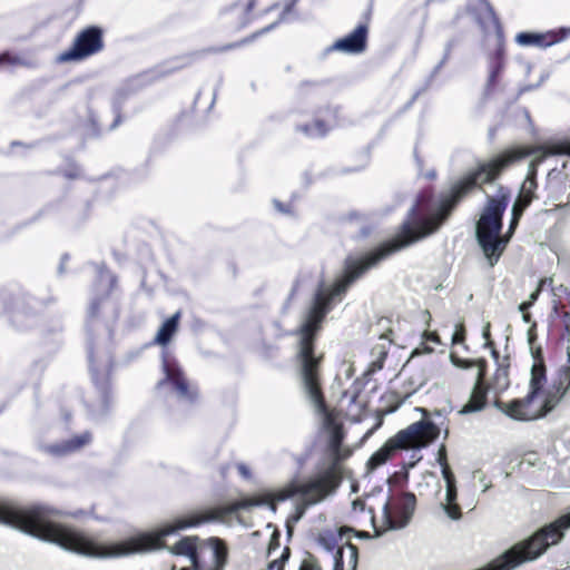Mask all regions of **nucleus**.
Segmentation results:
<instances>
[{"label":"nucleus","mask_w":570,"mask_h":570,"mask_svg":"<svg viewBox=\"0 0 570 570\" xmlns=\"http://www.w3.org/2000/svg\"><path fill=\"white\" fill-rule=\"evenodd\" d=\"M501 68H502V63H501L500 59H498L497 63L492 67V69L490 71L489 80H488L489 86H491L494 82L497 76L501 71Z\"/></svg>","instance_id":"bb28decb"},{"label":"nucleus","mask_w":570,"mask_h":570,"mask_svg":"<svg viewBox=\"0 0 570 570\" xmlns=\"http://www.w3.org/2000/svg\"><path fill=\"white\" fill-rule=\"evenodd\" d=\"M441 474L445 482V497L444 501L441 503V507L444 513L451 520H460L462 517V512L460 507L456 504L458 491L454 473L452 472L450 466H444V469L441 470Z\"/></svg>","instance_id":"4468645a"},{"label":"nucleus","mask_w":570,"mask_h":570,"mask_svg":"<svg viewBox=\"0 0 570 570\" xmlns=\"http://www.w3.org/2000/svg\"><path fill=\"white\" fill-rule=\"evenodd\" d=\"M530 308V305L525 302H522L519 306H518V311L520 313H527V311Z\"/></svg>","instance_id":"2f4dec72"},{"label":"nucleus","mask_w":570,"mask_h":570,"mask_svg":"<svg viewBox=\"0 0 570 570\" xmlns=\"http://www.w3.org/2000/svg\"><path fill=\"white\" fill-rule=\"evenodd\" d=\"M163 367L165 372V379L158 383V386H161L166 382H170L181 399L193 400L196 396L195 392L189 391L188 384L183 376L181 371L179 368L169 367L166 362L165 354L163 355Z\"/></svg>","instance_id":"f3484780"},{"label":"nucleus","mask_w":570,"mask_h":570,"mask_svg":"<svg viewBox=\"0 0 570 570\" xmlns=\"http://www.w3.org/2000/svg\"><path fill=\"white\" fill-rule=\"evenodd\" d=\"M120 121H121L120 115H117L114 124L111 125V129L116 128Z\"/></svg>","instance_id":"c9c22d12"},{"label":"nucleus","mask_w":570,"mask_h":570,"mask_svg":"<svg viewBox=\"0 0 570 570\" xmlns=\"http://www.w3.org/2000/svg\"><path fill=\"white\" fill-rule=\"evenodd\" d=\"M559 155L570 156V140L552 141L533 148L510 150L489 163L482 164L475 171L470 173L452 187L451 199L444 202L435 215L416 224H412L411 219L415 216L417 210V204H414L409 209V217L402 223L401 230L395 238L368 253V264L366 267L375 266L390 254L410 246L434 233L448 217L455 203L465 193L472 189L478 183L492 181L509 164L528 156H533L528 167L527 177L532 176L535 178L537 168L542 160L549 156Z\"/></svg>","instance_id":"f03ea898"},{"label":"nucleus","mask_w":570,"mask_h":570,"mask_svg":"<svg viewBox=\"0 0 570 570\" xmlns=\"http://www.w3.org/2000/svg\"><path fill=\"white\" fill-rule=\"evenodd\" d=\"M168 551L174 556L186 557L189 566L196 570H223L227 561V549L217 538H210L198 546L196 537H186Z\"/></svg>","instance_id":"6e6552de"},{"label":"nucleus","mask_w":570,"mask_h":570,"mask_svg":"<svg viewBox=\"0 0 570 570\" xmlns=\"http://www.w3.org/2000/svg\"><path fill=\"white\" fill-rule=\"evenodd\" d=\"M417 410H419V411H421V412H423V413H425V410H424V409H422V407H419Z\"/></svg>","instance_id":"c03bdc74"},{"label":"nucleus","mask_w":570,"mask_h":570,"mask_svg":"<svg viewBox=\"0 0 570 570\" xmlns=\"http://www.w3.org/2000/svg\"><path fill=\"white\" fill-rule=\"evenodd\" d=\"M426 177L430 178V179H433L435 178V171H430L426 174Z\"/></svg>","instance_id":"ea45409f"},{"label":"nucleus","mask_w":570,"mask_h":570,"mask_svg":"<svg viewBox=\"0 0 570 570\" xmlns=\"http://www.w3.org/2000/svg\"><path fill=\"white\" fill-rule=\"evenodd\" d=\"M537 189L535 178L532 176L525 177L520 191V203L523 207L530 205L532 199L534 198V190Z\"/></svg>","instance_id":"4be33fe9"},{"label":"nucleus","mask_w":570,"mask_h":570,"mask_svg":"<svg viewBox=\"0 0 570 570\" xmlns=\"http://www.w3.org/2000/svg\"><path fill=\"white\" fill-rule=\"evenodd\" d=\"M356 218H358V216H357L356 214H354V213H352V214H350V215H348V219H350L351 222H352L353 219H356Z\"/></svg>","instance_id":"a19ab883"},{"label":"nucleus","mask_w":570,"mask_h":570,"mask_svg":"<svg viewBox=\"0 0 570 570\" xmlns=\"http://www.w3.org/2000/svg\"><path fill=\"white\" fill-rule=\"evenodd\" d=\"M426 340H429L433 343H439V336L435 333L426 334Z\"/></svg>","instance_id":"473e14b6"},{"label":"nucleus","mask_w":570,"mask_h":570,"mask_svg":"<svg viewBox=\"0 0 570 570\" xmlns=\"http://www.w3.org/2000/svg\"><path fill=\"white\" fill-rule=\"evenodd\" d=\"M416 507V498L413 493L406 492L396 499L393 507L384 505V517L390 529H402L406 527L413 517Z\"/></svg>","instance_id":"f8f14e48"},{"label":"nucleus","mask_w":570,"mask_h":570,"mask_svg":"<svg viewBox=\"0 0 570 570\" xmlns=\"http://www.w3.org/2000/svg\"><path fill=\"white\" fill-rule=\"evenodd\" d=\"M525 207L522 206V204L520 203V199L513 205V208H512V217H515V218H520L521 214H522V210L524 209Z\"/></svg>","instance_id":"c756f323"},{"label":"nucleus","mask_w":570,"mask_h":570,"mask_svg":"<svg viewBox=\"0 0 570 570\" xmlns=\"http://www.w3.org/2000/svg\"><path fill=\"white\" fill-rule=\"evenodd\" d=\"M530 308V305L525 302H522L519 306H518V311L520 313H527V311Z\"/></svg>","instance_id":"7c9ffc66"},{"label":"nucleus","mask_w":570,"mask_h":570,"mask_svg":"<svg viewBox=\"0 0 570 570\" xmlns=\"http://www.w3.org/2000/svg\"><path fill=\"white\" fill-rule=\"evenodd\" d=\"M275 206L278 208L279 212H285L284 207L281 205V203L275 200Z\"/></svg>","instance_id":"58836bf2"},{"label":"nucleus","mask_w":570,"mask_h":570,"mask_svg":"<svg viewBox=\"0 0 570 570\" xmlns=\"http://www.w3.org/2000/svg\"><path fill=\"white\" fill-rule=\"evenodd\" d=\"M297 129L311 138L323 137L327 131L322 121H316L313 126H299Z\"/></svg>","instance_id":"5701e85b"},{"label":"nucleus","mask_w":570,"mask_h":570,"mask_svg":"<svg viewBox=\"0 0 570 570\" xmlns=\"http://www.w3.org/2000/svg\"><path fill=\"white\" fill-rule=\"evenodd\" d=\"M4 61H9V57L6 53L0 55V63H2Z\"/></svg>","instance_id":"e433bc0d"},{"label":"nucleus","mask_w":570,"mask_h":570,"mask_svg":"<svg viewBox=\"0 0 570 570\" xmlns=\"http://www.w3.org/2000/svg\"><path fill=\"white\" fill-rule=\"evenodd\" d=\"M104 47L102 32L97 27H88L76 37L72 47L60 53L59 61H79L99 52Z\"/></svg>","instance_id":"9d476101"},{"label":"nucleus","mask_w":570,"mask_h":570,"mask_svg":"<svg viewBox=\"0 0 570 570\" xmlns=\"http://www.w3.org/2000/svg\"><path fill=\"white\" fill-rule=\"evenodd\" d=\"M451 362L454 366L459 368H475V380L473 390L471 392V396L468 403L462 407L460 413L468 414L481 411L484 407L487 396V393L482 386V380L484 376L487 362L484 360H463L454 355H451Z\"/></svg>","instance_id":"9b49d317"},{"label":"nucleus","mask_w":570,"mask_h":570,"mask_svg":"<svg viewBox=\"0 0 570 570\" xmlns=\"http://www.w3.org/2000/svg\"><path fill=\"white\" fill-rule=\"evenodd\" d=\"M338 484L340 481L335 474L333 472L326 471L304 482L291 481L282 489L266 493L263 497L239 500L233 503L227 509V512L234 513L243 509L265 504L268 505L273 512H275V502H283L294 497H299L302 502L296 505L295 513L292 517L294 522H298L303 518L308 507L322 502L326 497L336 490Z\"/></svg>","instance_id":"20e7f679"},{"label":"nucleus","mask_w":570,"mask_h":570,"mask_svg":"<svg viewBox=\"0 0 570 570\" xmlns=\"http://www.w3.org/2000/svg\"><path fill=\"white\" fill-rule=\"evenodd\" d=\"M570 528V512L567 514L561 515L556 521L551 522L550 524L546 525L543 528V540L546 539L544 543L541 544L540 550H538L537 553H533L530 559L535 558L539 552H541L547 546H554L559 543L563 535L564 531Z\"/></svg>","instance_id":"dca6fc26"},{"label":"nucleus","mask_w":570,"mask_h":570,"mask_svg":"<svg viewBox=\"0 0 570 570\" xmlns=\"http://www.w3.org/2000/svg\"><path fill=\"white\" fill-rule=\"evenodd\" d=\"M273 27H274V26L272 24V26H269V27H267V28L263 29V30L261 31V33H264V32H266V31L271 30Z\"/></svg>","instance_id":"37998d69"},{"label":"nucleus","mask_w":570,"mask_h":570,"mask_svg":"<svg viewBox=\"0 0 570 570\" xmlns=\"http://www.w3.org/2000/svg\"><path fill=\"white\" fill-rule=\"evenodd\" d=\"M370 232H371V228L368 227V228H362L361 233H362V236H367L370 234Z\"/></svg>","instance_id":"4c0bfd02"},{"label":"nucleus","mask_w":570,"mask_h":570,"mask_svg":"<svg viewBox=\"0 0 570 570\" xmlns=\"http://www.w3.org/2000/svg\"><path fill=\"white\" fill-rule=\"evenodd\" d=\"M179 318V311L171 315L169 318H167L158 330L154 343L161 346H166L170 342L173 335L176 333L178 328Z\"/></svg>","instance_id":"6ab92c4d"},{"label":"nucleus","mask_w":570,"mask_h":570,"mask_svg":"<svg viewBox=\"0 0 570 570\" xmlns=\"http://www.w3.org/2000/svg\"><path fill=\"white\" fill-rule=\"evenodd\" d=\"M237 470H238V472L240 473V475H242L244 479H247V480H248V479H250V478H252L250 470H249V468H248L246 464H244V463H239V464L237 465Z\"/></svg>","instance_id":"c85d7f7f"},{"label":"nucleus","mask_w":570,"mask_h":570,"mask_svg":"<svg viewBox=\"0 0 570 570\" xmlns=\"http://www.w3.org/2000/svg\"><path fill=\"white\" fill-rule=\"evenodd\" d=\"M367 26L358 24L352 32L336 40L330 50L340 51L346 55H358L366 49Z\"/></svg>","instance_id":"ddd939ff"},{"label":"nucleus","mask_w":570,"mask_h":570,"mask_svg":"<svg viewBox=\"0 0 570 570\" xmlns=\"http://www.w3.org/2000/svg\"><path fill=\"white\" fill-rule=\"evenodd\" d=\"M357 508H360L362 510L363 509V502H361L358 500L354 501L353 502V509L355 510Z\"/></svg>","instance_id":"f704fd0d"},{"label":"nucleus","mask_w":570,"mask_h":570,"mask_svg":"<svg viewBox=\"0 0 570 570\" xmlns=\"http://www.w3.org/2000/svg\"><path fill=\"white\" fill-rule=\"evenodd\" d=\"M90 441V434L85 432L83 434L72 438L61 444L51 445L48 448V451L55 455H63L69 452L76 451L80 449L82 445L87 444Z\"/></svg>","instance_id":"412c9836"},{"label":"nucleus","mask_w":570,"mask_h":570,"mask_svg":"<svg viewBox=\"0 0 570 570\" xmlns=\"http://www.w3.org/2000/svg\"><path fill=\"white\" fill-rule=\"evenodd\" d=\"M421 458H422V456H419V458L416 459V461L409 463V466H410V468H413V466L415 465V463H416L417 461H420V460H421Z\"/></svg>","instance_id":"79ce46f5"},{"label":"nucleus","mask_w":570,"mask_h":570,"mask_svg":"<svg viewBox=\"0 0 570 570\" xmlns=\"http://www.w3.org/2000/svg\"><path fill=\"white\" fill-rule=\"evenodd\" d=\"M299 568L303 570H322L321 566L313 557L304 559Z\"/></svg>","instance_id":"393cba45"},{"label":"nucleus","mask_w":570,"mask_h":570,"mask_svg":"<svg viewBox=\"0 0 570 570\" xmlns=\"http://www.w3.org/2000/svg\"><path fill=\"white\" fill-rule=\"evenodd\" d=\"M97 314V304L94 303L89 311L90 322L88 324V357L90 363V370L92 374V379L95 381L98 380L97 375L100 372L102 376H107L111 366V357L109 353L105 348H100L98 351V355L96 356L95 352V340L92 337L94 330H101V336L105 342L110 340L111 333L109 328L101 325L98 321H95L94 317Z\"/></svg>","instance_id":"1a4fd4ad"},{"label":"nucleus","mask_w":570,"mask_h":570,"mask_svg":"<svg viewBox=\"0 0 570 570\" xmlns=\"http://www.w3.org/2000/svg\"><path fill=\"white\" fill-rule=\"evenodd\" d=\"M441 433V428L430 419H422L400 430L394 436L390 438L370 460L371 469L387 462L396 450H421L434 442Z\"/></svg>","instance_id":"0eeeda50"},{"label":"nucleus","mask_w":570,"mask_h":570,"mask_svg":"<svg viewBox=\"0 0 570 570\" xmlns=\"http://www.w3.org/2000/svg\"><path fill=\"white\" fill-rule=\"evenodd\" d=\"M485 343L484 345L487 347L491 348V355L495 360L498 366L493 375V387L497 391H504L508 389L510 382H509V360L508 357H504L502 361H499V354L497 350L493 347V343L490 340V325L487 324V326L483 328L482 333Z\"/></svg>","instance_id":"2eb2a0df"},{"label":"nucleus","mask_w":570,"mask_h":570,"mask_svg":"<svg viewBox=\"0 0 570 570\" xmlns=\"http://www.w3.org/2000/svg\"><path fill=\"white\" fill-rule=\"evenodd\" d=\"M515 41L518 45L523 46V47H528V46L549 47V46L556 43L558 40L552 38L550 35L520 32L517 35Z\"/></svg>","instance_id":"aec40b11"},{"label":"nucleus","mask_w":570,"mask_h":570,"mask_svg":"<svg viewBox=\"0 0 570 570\" xmlns=\"http://www.w3.org/2000/svg\"><path fill=\"white\" fill-rule=\"evenodd\" d=\"M522 321L524 323H530L531 322V315L529 313H522Z\"/></svg>","instance_id":"72a5a7b5"},{"label":"nucleus","mask_w":570,"mask_h":570,"mask_svg":"<svg viewBox=\"0 0 570 570\" xmlns=\"http://www.w3.org/2000/svg\"><path fill=\"white\" fill-rule=\"evenodd\" d=\"M544 282L546 281H540L537 288L529 295V298L527 301H524L525 303H528L530 305V307L537 302Z\"/></svg>","instance_id":"a878e982"},{"label":"nucleus","mask_w":570,"mask_h":570,"mask_svg":"<svg viewBox=\"0 0 570 570\" xmlns=\"http://www.w3.org/2000/svg\"><path fill=\"white\" fill-rule=\"evenodd\" d=\"M56 514H58L56 509L46 505H35L28 509L0 505V523L39 540L55 543L69 552L94 559L121 558L159 549L165 537L217 518L213 513H191L175 519L157 532L141 533L119 542H100L83 532L52 521V517Z\"/></svg>","instance_id":"f257e3e1"},{"label":"nucleus","mask_w":570,"mask_h":570,"mask_svg":"<svg viewBox=\"0 0 570 570\" xmlns=\"http://www.w3.org/2000/svg\"><path fill=\"white\" fill-rule=\"evenodd\" d=\"M544 383V365L542 362H534L531 367L528 395L522 400L497 403V406L509 417L517 421L540 419L556 407L566 392L560 387L543 390Z\"/></svg>","instance_id":"39448f33"},{"label":"nucleus","mask_w":570,"mask_h":570,"mask_svg":"<svg viewBox=\"0 0 570 570\" xmlns=\"http://www.w3.org/2000/svg\"><path fill=\"white\" fill-rule=\"evenodd\" d=\"M505 208V197L490 198L475 226L476 242L490 266L498 263L519 223L518 218L512 217L507 235H500Z\"/></svg>","instance_id":"423d86ee"},{"label":"nucleus","mask_w":570,"mask_h":570,"mask_svg":"<svg viewBox=\"0 0 570 570\" xmlns=\"http://www.w3.org/2000/svg\"><path fill=\"white\" fill-rule=\"evenodd\" d=\"M464 338V331L462 327H456V330L454 331V333L452 334V343L453 344H459L463 341Z\"/></svg>","instance_id":"cd10ccee"},{"label":"nucleus","mask_w":570,"mask_h":570,"mask_svg":"<svg viewBox=\"0 0 570 570\" xmlns=\"http://www.w3.org/2000/svg\"><path fill=\"white\" fill-rule=\"evenodd\" d=\"M367 264L368 254L358 259L348 258L345 263L344 277L337 281L333 288L326 289L321 284L315 293L313 304L297 332L299 336L298 357L301 360L302 390L320 417L323 429L328 433V444L335 454L340 451L344 435L342 424L337 422L335 413L327 410L324 402L317 373L318 360L313 354L314 338L324 316L330 311L332 299L345 292L355 279L367 271L370 268L365 267Z\"/></svg>","instance_id":"7ed1b4c3"},{"label":"nucleus","mask_w":570,"mask_h":570,"mask_svg":"<svg viewBox=\"0 0 570 570\" xmlns=\"http://www.w3.org/2000/svg\"><path fill=\"white\" fill-rule=\"evenodd\" d=\"M436 462L440 465L441 470L444 469V466H450L448 463V455H446V448L444 444H442L436 452Z\"/></svg>","instance_id":"b1692460"},{"label":"nucleus","mask_w":570,"mask_h":570,"mask_svg":"<svg viewBox=\"0 0 570 570\" xmlns=\"http://www.w3.org/2000/svg\"><path fill=\"white\" fill-rule=\"evenodd\" d=\"M299 570H303V569L299 568Z\"/></svg>","instance_id":"a18cd8bd"},{"label":"nucleus","mask_w":570,"mask_h":570,"mask_svg":"<svg viewBox=\"0 0 570 570\" xmlns=\"http://www.w3.org/2000/svg\"><path fill=\"white\" fill-rule=\"evenodd\" d=\"M358 552L354 544L345 543L338 548L334 554L333 570H355L357 566Z\"/></svg>","instance_id":"a211bd4d"}]
</instances>
